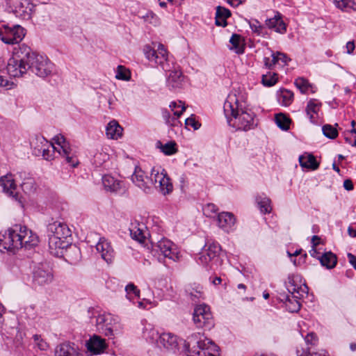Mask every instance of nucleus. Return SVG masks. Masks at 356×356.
<instances>
[{
	"mask_svg": "<svg viewBox=\"0 0 356 356\" xmlns=\"http://www.w3.org/2000/svg\"><path fill=\"white\" fill-rule=\"evenodd\" d=\"M0 186L3 191L15 201L22 204L19 194L17 191V185L12 174H7L0 177Z\"/></svg>",
	"mask_w": 356,
	"mask_h": 356,
	"instance_id": "nucleus-14",
	"label": "nucleus"
},
{
	"mask_svg": "<svg viewBox=\"0 0 356 356\" xmlns=\"http://www.w3.org/2000/svg\"><path fill=\"white\" fill-rule=\"evenodd\" d=\"M322 266H325L327 268H332L337 264V257L335 254L329 252L325 253L320 259Z\"/></svg>",
	"mask_w": 356,
	"mask_h": 356,
	"instance_id": "nucleus-38",
	"label": "nucleus"
},
{
	"mask_svg": "<svg viewBox=\"0 0 356 356\" xmlns=\"http://www.w3.org/2000/svg\"><path fill=\"white\" fill-rule=\"evenodd\" d=\"M122 128L115 120L111 121L106 129V134L108 138L117 140L122 135Z\"/></svg>",
	"mask_w": 356,
	"mask_h": 356,
	"instance_id": "nucleus-30",
	"label": "nucleus"
},
{
	"mask_svg": "<svg viewBox=\"0 0 356 356\" xmlns=\"http://www.w3.org/2000/svg\"><path fill=\"white\" fill-rule=\"evenodd\" d=\"M64 256L72 264L77 263L81 259V251L75 245L70 243V246L65 252Z\"/></svg>",
	"mask_w": 356,
	"mask_h": 356,
	"instance_id": "nucleus-34",
	"label": "nucleus"
},
{
	"mask_svg": "<svg viewBox=\"0 0 356 356\" xmlns=\"http://www.w3.org/2000/svg\"><path fill=\"white\" fill-rule=\"evenodd\" d=\"M125 291L127 293V297L131 300L133 298L140 297V290L132 283L127 284L125 287Z\"/></svg>",
	"mask_w": 356,
	"mask_h": 356,
	"instance_id": "nucleus-47",
	"label": "nucleus"
},
{
	"mask_svg": "<svg viewBox=\"0 0 356 356\" xmlns=\"http://www.w3.org/2000/svg\"><path fill=\"white\" fill-rule=\"evenodd\" d=\"M97 330L106 336H113L118 330V325L115 318L110 314H101L95 317Z\"/></svg>",
	"mask_w": 356,
	"mask_h": 356,
	"instance_id": "nucleus-9",
	"label": "nucleus"
},
{
	"mask_svg": "<svg viewBox=\"0 0 356 356\" xmlns=\"http://www.w3.org/2000/svg\"><path fill=\"white\" fill-rule=\"evenodd\" d=\"M185 124H186V126L191 127L195 130L198 129L200 127V125H201L197 121L195 120V118H193L192 117L187 118L185 120Z\"/></svg>",
	"mask_w": 356,
	"mask_h": 356,
	"instance_id": "nucleus-55",
	"label": "nucleus"
},
{
	"mask_svg": "<svg viewBox=\"0 0 356 356\" xmlns=\"http://www.w3.org/2000/svg\"><path fill=\"white\" fill-rule=\"evenodd\" d=\"M286 306L291 312H298L300 307V305L297 300H291L290 298H287Z\"/></svg>",
	"mask_w": 356,
	"mask_h": 356,
	"instance_id": "nucleus-51",
	"label": "nucleus"
},
{
	"mask_svg": "<svg viewBox=\"0 0 356 356\" xmlns=\"http://www.w3.org/2000/svg\"><path fill=\"white\" fill-rule=\"evenodd\" d=\"M197 348V350L192 351L188 350L190 356H217L216 353L218 352L217 346L208 339L199 340Z\"/></svg>",
	"mask_w": 356,
	"mask_h": 356,
	"instance_id": "nucleus-15",
	"label": "nucleus"
},
{
	"mask_svg": "<svg viewBox=\"0 0 356 356\" xmlns=\"http://www.w3.org/2000/svg\"><path fill=\"white\" fill-rule=\"evenodd\" d=\"M130 234L134 240L143 243L146 238L147 230L143 224L133 223L130 228Z\"/></svg>",
	"mask_w": 356,
	"mask_h": 356,
	"instance_id": "nucleus-28",
	"label": "nucleus"
},
{
	"mask_svg": "<svg viewBox=\"0 0 356 356\" xmlns=\"http://www.w3.org/2000/svg\"><path fill=\"white\" fill-rule=\"evenodd\" d=\"M277 81V74L269 72L262 76V83L266 86H273Z\"/></svg>",
	"mask_w": 356,
	"mask_h": 356,
	"instance_id": "nucleus-46",
	"label": "nucleus"
},
{
	"mask_svg": "<svg viewBox=\"0 0 356 356\" xmlns=\"http://www.w3.org/2000/svg\"><path fill=\"white\" fill-rule=\"evenodd\" d=\"M115 78L118 80L129 81L131 79V72L123 65H118L115 71Z\"/></svg>",
	"mask_w": 356,
	"mask_h": 356,
	"instance_id": "nucleus-44",
	"label": "nucleus"
},
{
	"mask_svg": "<svg viewBox=\"0 0 356 356\" xmlns=\"http://www.w3.org/2000/svg\"><path fill=\"white\" fill-rule=\"evenodd\" d=\"M150 178H153V186L163 195L172 191L173 186L165 170L161 166H154L151 170Z\"/></svg>",
	"mask_w": 356,
	"mask_h": 356,
	"instance_id": "nucleus-5",
	"label": "nucleus"
},
{
	"mask_svg": "<svg viewBox=\"0 0 356 356\" xmlns=\"http://www.w3.org/2000/svg\"><path fill=\"white\" fill-rule=\"evenodd\" d=\"M33 280L40 285L50 283L53 280L51 270L47 265H38L33 270Z\"/></svg>",
	"mask_w": 356,
	"mask_h": 356,
	"instance_id": "nucleus-18",
	"label": "nucleus"
},
{
	"mask_svg": "<svg viewBox=\"0 0 356 356\" xmlns=\"http://www.w3.org/2000/svg\"><path fill=\"white\" fill-rule=\"evenodd\" d=\"M266 25L268 28L274 29L275 31L280 33H284L286 31V26L282 19L280 13H277L273 18L267 19L266 21Z\"/></svg>",
	"mask_w": 356,
	"mask_h": 356,
	"instance_id": "nucleus-27",
	"label": "nucleus"
},
{
	"mask_svg": "<svg viewBox=\"0 0 356 356\" xmlns=\"http://www.w3.org/2000/svg\"><path fill=\"white\" fill-rule=\"evenodd\" d=\"M10 85H12V83H10L9 81L3 75L0 74V86L10 88Z\"/></svg>",
	"mask_w": 356,
	"mask_h": 356,
	"instance_id": "nucleus-58",
	"label": "nucleus"
},
{
	"mask_svg": "<svg viewBox=\"0 0 356 356\" xmlns=\"http://www.w3.org/2000/svg\"><path fill=\"white\" fill-rule=\"evenodd\" d=\"M257 203L261 213H270L272 207L270 206V200L269 198L266 197H259L257 198Z\"/></svg>",
	"mask_w": 356,
	"mask_h": 356,
	"instance_id": "nucleus-43",
	"label": "nucleus"
},
{
	"mask_svg": "<svg viewBox=\"0 0 356 356\" xmlns=\"http://www.w3.org/2000/svg\"><path fill=\"white\" fill-rule=\"evenodd\" d=\"M231 16V12L227 8L222 6L216 8V24L225 27L227 25L226 19Z\"/></svg>",
	"mask_w": 356,
	"mask_h": 356,
	"instance_id": "nucleus-32",
	"label": "nucleus"
},
{
	"mask_svg": "<svg viewBox=\"0 0 356 356\" xmlns=\"http://www.w3.org/2000/svg\"><path fill=\"white\" fill-rule=\"evenodd\" d=\"M31 144L38 153H41L42 149L51 147L56 149L58 154L65 159L66 162L72 167H76L79 161L72 152L70 144L66 141L63 136L59 134L53 138V142L50 143L43 136H37Z\"/></svg>",
	"mask_w": 356,
	"mask_h": 356,
	"instance_id": "nucleus-3",
	"label": "nucleus"
},
{
	"mask_svg": "<svg viewBox=\"0 0 356 356\" xmlns=\"http://www.w3.org/2000/svg\"><path fill=\"white\" fill-rule=\"evenodd\" d=\"M131 181L145 192H149L153 187V178L148 177L145 172L139 168L135 169L131 175Z\"/></svg>",
	"mask_w": 356,
	"mask_h": 356,
	"instance_id": "nucleus-17",
	"label": "nucleus"
},
{
	"mask_svg": "<svg viewBox=\"0 0 356 356\" xmlns=\"http://www.w3.org/2000/svg\"><path fill=\"white\" fill-rule=\"evenodd\" d=\"M299 162L301 167L312 170H316L319 166V163L316 161L315 157L309 154L300 156Z\"/></svg>",
	"mask_w": 356,
	"mask_h": 356,
	"instance_id": "nucleus-31",
	"label": "nucleus"
},
{
	"mask_svg": "<svg viewBox=\"0 0 356 356\" xmlns=\"http://www.w3.org/2000/svg\"><path fill=\"white\" fill-rule=\"evenodd\" d=\"M30 68L38 76L45 77L52 72L54 65L49 59L43 56L35 54L30 49L29 55Z\"/></svg>",
	"mask_w": 356,
	"mask_h": 356,
	"instance_id": "nucleus-6",
	"label": "nucleus"
},
{
	"mask_svg": "<svg viewBox=\"0 0 356 356\" xmlns=\"http://www.w3.org/2000/svg\"><path fill=\"white\" fill-rule=\"evenodd\" d=\"M277 125L282 130H288L289 129L291 120L283 113H278L275 117Z\"/></svg>",
	"mask_w": 356,
	"mask_h": 356,
	"instance_id": "nucleus-42",
	"label": "nucleus"
},
{
	"mask_svg": "<svg viewBox=\"0 0 356 356\" xmlns=\"http://www.w3.org/2000/svg\"><path fill=\"white\" fill-rule=\"evenodd\" d=\"M321 104L316 99H310L306 108L307 115L309 116L311 122H314V114H317L320 111Z\"/></svg>",
	"mask_w": 356,
	"mask_h": 356,
	"instance_id": "nucleus-36",
	"label": "nucleus"
},
{
	"mask_svg": "<svg viewBox=\"0 0 356 356\" xmlns=\"http://www.w3.org/2000/svg\"><path fill=\"white\" fill-rule=\"evenodd\" d=\"M346 52L348 54H351L355 48V43L353 41L348 42L346 45Z\"/></svg>",
	"mask_w": 356,
	"mask_h": 356,
	"instance_id": "nucleus-60",
	"label": "nucleus"
},
{
	"mask_svg": "<svg viewBox=\"0 0 356 356\" xmlns=\"http://www.w3.org/2000/svg\"><path fill=\"white\" fill-rule=\"evenodd\" d=\"M250 28L252 30V31L257 33L258 34H260L261 31V26H260L257 21H255L254 22L250 24Z\"/></svg>",
	"mask_w": 356,
	"mask_h": 356,
	"instance_id": "nucleus-59",
	"label": "nucleus"
},
{
	"mask_svg": "<svg viewBox=\"0 0 356 356\" xmlns=\"http://www.w3.org/2000/svg\"><path fill=\"white\" fill-rule=\"evenodd\" d=\"M295 85L302 93H307L309 91L312 92H315L312 85L310 84L307 79L302 77L296 79L295 81Z\"/></svg>",
	"mask_w": 356,
	"mask_h": 356,
	"instance_id": "nucleus-40",
	"label": "nucleus"
},
{
	"mask_svg": "<svg viewBox=\"0 0 356 356\" xmlns=\"http://www.w3.org/2000/svg\"><path fill=\"white\" fill-rule=\"evenodd\" d=\"M34 6L29 0H20L15 6L14 13L17 17L24 19H30Z\"/></svg>",
	"mask_w": 356,
	"mask_h": 356,
	"instance_id": "nucleus-23",
	"label": "nucleus"
},
{
	"mask_svg": "<svg viewBox=\"0 0 356 356\" xmlns=\"http://www.w3.org/2000/svg\"><path fill=\"white\" fill-rule=\"evenodd\" d=\"M289 60L290 58H289L285 54L276 51L272 52L271 58H264V65L268 68H272L275 65L280 63V62L284 65H286Z\"/></svg>",
	"mask_w": 356,
	"mask_h": 356,
	"instance_id": "nucleus-26",
	"label": "nucleus"
},
{
	"mask_svg": "<svg viewBox=\"0 0 356 356\" xmlns=\"http://www.w3.org/2000/svg\"><path fill=\"white\" fill-rule=\"evenodd\" d=\"M323 134L331 139L335 138L338 136L337 130L332 125L325 124L322 128Z\"/></svg>",
	"mask_w": 356,
	"mask_h": 356,
	"instance_id": "nucleus-49",
	"label": "nucleus"
},
{
	"mask_svg": "<svg viewBox=\"0 0 356 356\" xmlns=\"http://www.w3.org/2000/svg\"><path fill=\"white\" fill-rule=\"evenodd\" d=\"M21 186L24 192L31 193L35 189L34 181L31 178H28L22 182Z\"/></svg>",
	"mask_w": 356,
	"mask_h": 356,
	"instance_id": "nucleus-52",
	"label": "nucleus"
},
{
	"mask_svg": "<svg viewBox=\"0 0 356 356\" xmlns=\"http://www.w3.org/2000/svg\"><path fill=\"white\" fill-rule=\"evenodd\" d=\"M88 350L93 354H99L106 348L107 346L104 339L94 335L86 342Z\"/></svg>",
	"mask_w": 356,
	"mask_h": 356,
	"instance_id": "nucleus-24",
	"label": "nucleus"
},
{
	"mask_svg": "<svg viewBox=\"0 0 356 356\" xmlns=\"http://www.w3.org/2000/svg\"><path fill=\"white\" fill-rule=\"evenodd\" d=\"M25 36V30L19 25L0 29V38L6 44H13L21 42Z\"/></svg>",
	"mask_w": 356,
	"mask_h": 356,
	"instance_id": "nucleus-11",
	"label": "nucleus"
},
{
	"mask_svg": "<svg viewBox=\"0 0 356 356\" xmlns=\"http://www.w3.org/2000/svg\"><path fill=\"white\" fill-rule=\"evenodd\" d=\"M193 322L198 328H211L213 321L210 307L204 304L196 306L193 312Z\"/></svg>",
	"mask_w": 356,
	"mask_h": 356,
	"instance_id": "nucleus-8",
	"label": "nucleus"
},
{
	"mask_svg": "<svg viewBox=\"0 0 356 356\" xmlns=\"http://www.w3.org/2000/svg\"><path fill=\"white\" fill-rule=\"evenodd\" d=\"M278 102L284 106H288L291 105L293 100V93L286 89L280 90L278 92Z\"/></svg>",
	"mask_w": 356,
	"mask_h": 356,
	"instance_id": "nucleus-35",
	"label": "nucleus"
},
{
	"mask_svg": "<svg viewBox=\"0 0 356 356\" xmlns=\"http://www.w3.org/2000/svg\"><path fill=\"white\" fill-rule=\"evenodd\" d=\"M223 108L230 126L243 131L254 128V113L245 106V103L237 96L236 91L229 94Z\"/></svg>",
	"mask_w": 356,
	"mask_h": 356,
	"instance_id": "nucleus-1",
	"label": "nucleus"
},
{
	"mask_svg": "<svg viewBox=\"0 0 356 356\" xmlns=\"http://www.w3.org/2000/svg\"><path fill=\"white\" fill-rule=\"evenodd\" d=\"M35 347L40 350L45 351L49 348V344L43 340L40 335L35 334L33 336Z\"/></svg>",
	"mask_w": 356,
	"mask_h": 356,
	"instance_id": "nucleus-50",
	"label": "nucleus"
},
{
	"mask_svg": "<svg viewBox=\"0 0 356 356\" xmlns=\"http://www.w3.org/2000/svg\"><path fill=\"white\" fill-rule=\"evenodd\" d=\"M145 19L155 25L159 22L158 17L152 12L147 14V15L145 17Z\"/></svg>",
	"mask_w": 356,
	"mask_h": 356,
	"instance_id": "nucleus-57",
	"label": "nucleus"
},
{
	"mask_svg": "<svg viewBox=\"0 0 356 356\" xmlns=\"http://www.w3.org/2000/svg\"><path fill=\"white\" fill-rule=\"evenodd\" d=\"M184 81V76L178 68L170 70L168 77L167 83L172 88H178L181 87Z\"/></svg>",
	"mask_w": 356,
	"mask_h": 356,
	"instance_id": "nucleus-29",
	"label": "nucleus"
},
{
	"mask_svg": "<svg viewBox=\"0 0 356 356\" xmlns=\"http://www.w3.org/2000/svg\"><path fill=\"white\" fill-rule=\"evenodd\" d=\"M71 241L62 240L56 237L49 238V252L58 257H64L67 248L70 246Z\"/></svg>",
	"mask_w": 356,
	"mask_h": 356,
	"instance_id": "nucleus-19",
	"label": "nucleus"
},
{
	"mask_svg": "<svg viewBox=\"0 0 356 356\" xmlns=\"http://www.w3.org/2000/svg\"><path fill=\"white\" fill-rule=\"evenodd\" d=\"M97 251L101 254L102 258L107 263H111L114 257V250L111 243L105 238H100L96 245Z\"/></svg>",
	"mask_w": 356,
	"mask_h": 356,
	"instance_id": "nucleus-22",
	"label": "nucleus"
},
{
	"mask_svg": "<svg viewBox=\"0 0 356 356\" xmlns=\"http://www.w3.org/2000/svg\"><path fill=\"white\" fill-rule=\"evenodd\" d=\"M177 338L171 333H163L160 334L157 341V346L169 351L175 352L178 349Z\"/></svg>",
	"mask_w": 356,
	"mask_h": 356,
	"instance_id": "nucleus-21",
	"label": "nucleus"
},
{
	"mask_svg": "<svg viewBox=\"0 0 356 356\" xmlns=\"http://www.w3.org/2000/svg\"><path fill=\"white\" fill-rule=\"evenodd\" d=\"M305 340L307 344L315 345L317 343L318 338L314 333L310 332L307 334Z\"/></svg>",
	"mask_w": 356,
	"mask_h": 356,
	"instance_id": "nucleus-56",
	"label": "nucleus"
},
{
	"mask_svg": "<svg viewBox=\"0 0 356 356\" xmlns=\"http://www.w3.org/2000/svg\"><path fill=\"white\" fill-rule=\"evenodd\" d=\"M48 237H56L62 240L71 241V231L68 226L61 222L55 221L47 227Z\"/></svg>",
	"mask_w": 356,
	"mask_h": 356,
	"instance_id": "nucleus-16",
	"label": "nucleus"
},
{
	"mask_svg": "<svg viewBox=\"0 0 356 356\" xmlns=\"http://www.w3.org/2000/svg\"><path fill=\"white\" fill-rule=\"evenodd\" d=\"M348 234L351 237H356V230L355 229H353V228L349 227L348 229Z\"/></svg>",
	"mask_w": 356,
	"mask_h": 356,
	"instance_id": "nucleus-64",
	"label": "nucleus"
},
{
	"mask_svg": "<svg viewBox=\"0 0 356 356\" xmlns=\"http://www.w3.org/2000/svg\"><path fill=\"white\" fill-rule=\"evenodd\" d=\"M143 336L147 341L151 343H155L157 345V341L160 335L157 330L152 327V325H149L145 327Z\"/></svg>",
	"mask_w": 356,
	"mask_h": 356,
	"instance_id": "nucleus-39",
	"label": "nucleus"
},
{
	"mask_svg": "<svg viewBox=\"0 0 356 356\" xmlns=\"http://www.w3.org/2000/svg\"><path fill=\"white\" fill-rule=\"evenodd\" d=\"M348 257L350 259V264L353 266V267L356 269V257L349 253Z\"/></svg>",
	"mask_w": 356,
	"mask_h": 356,
	"instance_id": "nucleus-63",
	"label": "nucleus"
},
{
	"mask_svg": "<svg viewBox=\"0 0 356 356\" xmlns=\"http://www.w3.org/2000/svg\"><path fill=\"white\" fill-rule=\"evenodd\" d=\"M343 187L348 190L350 191L353 188V182L350 179H346L343 181Z\"/></svg>",
	"mask_w": 356,
	"mask_h": 356,
	"instance_id": "nucleus-61",
	"label": "nucleus"
},
{
	"mask_svg": "<svg viewBox=\"0 0 356 356\" xmlns=\"http://www.w3.org/2000/svg\"><path fill=\"white\" fill-rule=\"evenodd\" d=\"M229 42L231 43L230 49L234 50L236 54H242L244 51L243 44L238 35H232Z\"/></svg>",
	"mask_w": 356,
	"mask_h": 356,
	"instance_id": "nucleus-41",
	"label": "nucleus"
},
{
	"mask_svg": "<svg viewBox=\"0 0 356 356\" xmlns=\"http://www.w3.org/2000/svg\"><path fill=\"white\" fill-rule=\"evenodd\" d=\"M216 221L219 228L225 232H229L236 223V218L232 213L222 211L218 213Z\"/></svg>",
	"mask_w": 356,
	"mask_h": 356,
	"instance_id": "nucleus-20",
	"label": "nucleus"
},
{
	"mask_svg": "<svg viewBox=\"0 0 356 356\" xmlns=\"http://www.w3.org/2000/svg\"><path fill=\"white\" fill-rule=\"evenodd\" d=\"M153 47L146 45L143 51L147 59L150 62L160 65L164 68V64L168 60V51L165 47L160 43H153Z\"/></svg>",
	"mask_w": 356,
	"mask_h": 356,
	"instance_id": "nucleus-7",
	"label": "nucleus"
},
{
	"mask_svg": "<svg viewBox=\"0 0 356 356\" xmlns=\"http://www.w3.org/2000/svg\"><path fill=\"white\" fill-rule=\"evenodd\" d=\"M220 250L221 248L219 244L216 243H209L200 252L198 261L204 266H207L209 264H212L217 260Z\"/></svg>",
	"mask_w": 356,
	"mask_h": 356,
	"instance_id": "nucleus-13",
	"label": "nucleus"
},
{
	"mask_svg": "<svg viewBox=\"0 0 356 356\" xmlns=\"http://www.w3.org/2000/svg\"><path fill=\"white\" fill-rule=\"evenodd\" d=\"M169 108L173 113V115L171 116L170 112L167 109H163L161 111L162 117L167 124L176 127L180 123L179 118L186 110L185 103L181 101L172 102L169 105Z\"/></svg>",
	"mask_w": 356,
	"mask_h": 356,
	"instance_id": "nucleus-10",
	"label": "nucleus"
},
{
	"mask_svg": "<svg viewBox=\"0 0 356 356\" xmlns=\"http://www.w3.org/2000/svg\"><path fill=\"white\" fill-rule=\"evenodd\" d=\"M102 183L107 191L112 192L118 191L121 187L120 181L110 175H106L102 177Z\"/></svg>",
	"mask_w": 356,
	"mask_h": 356,
	"instance_id": "nucleus-33",
	"label": "nucleus"
},
{
	"mask_svg": "<svg viewBox=\"0 0 356 356\" xmlns=\"http://www.w3.org/2000/svg\"><path fill=\"white\" fill-rule=\"evenodd\" d=\"M350 1L351 0H334L335 6L341 10L348 8Z\"/></svg>",
	"mask_w": 356,
	"mask_h": 356,
	"instance_id": "nucleus-53",
	"label": "nucleus"
},
{
	"mask_svg": "<svg viewBox=\"0 0 356 356\" xmlns=\"http://www.w3.org/2000/svg\"><path fill=\"white\" fill-rule=\"evenodd\" d=\"M38 242L39 238L35 233L19 225L8 229L0 236V247L6 250L30 249L36 246Z\"/></svg>",
	"mask_w": 356,
	"mask_h": 356,
	"instance_id": "nucleus-2",
	"label": "nucleus"
},
{
	"mask_svg": "<svg viewBox=\"0 0 356 356\" xmlns=\"http://www.w3.org/2000/svg\"><path fill=\"white\" fill-rule=\"evenodd\" d=\"M57 152L56 149H51V147H45L42 149V156L46 160H51L54 158V153Z\"/></svg>",
	"mask_w": 356,
	"mask_h": 356,
	"instance_id": "nucleus-54",
	"label": "nucleus"
},
{
	"mask_svg": "<svg viewBox=\"0 0 356 356\" xmlns=\"http://www.w3.org/2000/svg\"><path fill=\"white\" fill-rule=\"evenodd\" d=\"M54 356H83V354L74 346L64 343L56 347Z\"/></svg>",
	"mask_w": 356,
	"mask_h": 356,
	"instance_id": "nucleus-25",
	"label": "nucleus"
},
{
	"mask_svg": "<svg viewBox=\"0 0 356 356\" xmlns=\"http://www.w3.org/2000/svg\"><path fill=\"white\" fill-rule=\"evenodd\" d=\"M156 147L160 149L165 155H172L177 152L176 143L174 141H170L165 144H162L161 142L158 141L156 143Z\"/></svg>",
	"mask_w": 356,
	"mask_h": 356,
	"instance_id": "nucleus-37",
	"label": "nucleus"
},
{
	"mask_svg": "<svg viewBox=\"0 0 356 356\" xmlns=\"http://www.w3.org/2000/svg\"><path fill=\"white\" fill-rule=\"evenodd\" d=\"M156 252H160L163 257L176 261L179 258V252L177 246L170 240L162 238L154 246Z\"/></svg>",
	"mask_w": 356,
	"mask_h": 356,
	"instance_id": "nucleus-12",
	"label": "nucleus"
},
{
	"mask_svg": "<svg viewBox=\"0 0 356 356\" xmlns=\"http://www.w3.org/2000/svg\"><path fill=\"white\" fill-rule=\"evenodd\" d=\"M30 47L22 44L15 48L13 56L7 65L8 73L13 77H20L30 68L29 55Z\"/></svg>",
	"mask_w": 356,
	"mask_h": 356,
	"instance_id": "nucleus-4",
	"label": "nucleus"
},
{
	"mask_svg": "<svg viewBox=\"0 0 356 356\" xmlns=\"http://www.w3.org/2000/svg\"><path fill=\"white\" fill-rule=\"evenodd\" d=\"M296 353L298 356H330L328 353L325 350L310 353L308 348L305 350L297 348Z\"/></svg>",
	"mask_w": 356,
	"mask_h": 356,
	"instance_id": "nucleus-48",
	"label": "nucleus"
},
{
	"mask_svg": "<svg viewBox=\"0 0 356 356\" xmlns=\"http://www.w3.org/2000/svg\"><path fill=\"white\" fill-rule=\"evenodd\" d=\"M204 215L207 218L217 217L218 208L213 203H208L202 208Z\"/></svg>",
	"mask_w": 356,
	"mask_h": 356,
	"instance_id": "nucleus-45",
	"label": "nucleus"
},
{
	"mask_svg": "<svg viewBox=\"0 0 356 356\" xmlns=\"http://www.w3.org/2000/svg\"><path fill=\"white\" fill-rule=\"evenodd\" d=\"M227 1L230 6L233 7H237L243 3L241 0H227Z\"/></svg>",
	"mask_w": 356,
	"mask_h": 356,
	"instance_id": "nucleus-62",
	"label": "nucleus"
}]
</instances>
